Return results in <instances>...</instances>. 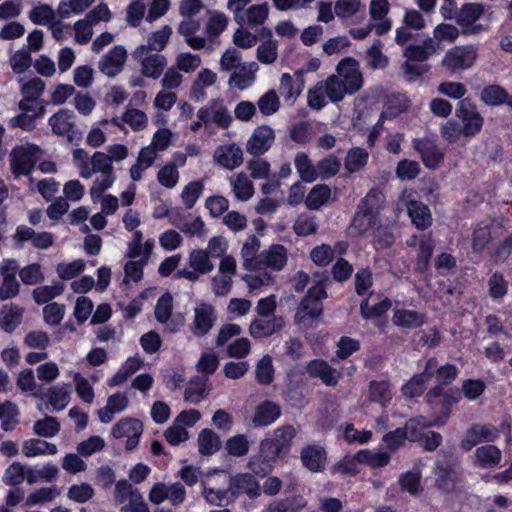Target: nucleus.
I'll list each match as a JSON object with an SVG mask.
<instances>
[{
  "mask_svg": "<svg viewBox=\"0 0 512 512\" xmlns=\"http://www.w3.org/2000/svg\"><path fill=\"white\" fill-rule=\"evenodd\" d=\"M58 495H60V490L57 488V486L53 485L50 487H43L28 495L26 499V505L33 506L41 503L51 502Z\"/></svg>",
  "mask_w": 512,
  "mask_h": 512,
  "instance_id": "51",
  "label": "nucleus"
},
{
  "mask_svg": "<svg viewBox=\"0 0 512 512\" xmlns=\"http://www.w3.org/2000/svg\"><path fill=\"white\" fill-rule=\"evenodd\" d=\"M436 487L444 492H451L455 488L456 473L451 468L437 466Z\"/></svg>",
  "mask_w": 512,
  "mask_h": 512,
  "instance_id": "55",
  "label": "nucleus"
},
{
  "mask_svg": "<svg viewBox=\"0 0 512 512\" xmlns=\"http://www.w3.org/2000/svg\"><path fill=\"white\" fill-rule=\"evenodd\" d=\"M421 473L419 470L408 471L399 477V485L402 490L409 492L411 495H416L421 491Z\"/></svg>",
  "mask_w": 512,
  "mask_h": 512,
  "instance_id": "59",
  "label": "nucleus"
},
{
  "mask_svg": "<svg viewBox=\"0 0 512 512\" xmlns=\"http://www.w3.org/2000/svg\"><path fill=\"white\" fill-rule=\"evenodd\" d=\"M295 166L300 178L305 182H313L317 179L316 167L306 153H298L295 156Z\"/></svg>",
  "mask_w": 512,
  "mask_h": 512,
  "instance_id": "39",
  "label": "nucleus"
},
{
  "mask_svg": "<svg viewBox=\"0 0 512 512\" xmlns=\"http://www.w3.org/2000/svg\"><path fill=\"white\" fill-rule=\"evenodd\" d=\"M56 12L47 4L39 5L29 12L30 20L36 25H50L55 20Z\"/></svg>",
  "mask_w": 512,
  "mask_h": 512,
  "instance_id": "56",
  "label": "nucleus"
},
{
  "mask_svg": "<svg viewBox=\"0 0 512 512\" xmlns=\"http://www.w3.org/2000/svg\"><path fill=\"white\" fill-rule=\"evenodd\" d=\"M269 7L267 3L250 6L245 16V24L249 26L262 25L268 18Z\"/></svg>",
  "mask_w": 512,
  "mask_h": 512,
  "instance_id": "52",
  "label": "nucleus"
},
{
  "mask_svg": "<svg viewBox=\"0 0 512 512\" xmlns=\"http://www.w3.org/2000/svg\"><path fill=\"white\" fill-rule=\"evenodd\" d=\"M24 309L11 303L4 305L0 311V326L1 328L11 333L21 323Z\"/></svg>",
  "mask_w": 512,
  "mask_h": 512,
  "instance_id": "22",
  "label": "nucleus"
},
{
  "mask_svg": "<svg viewBox=\"0 0 512 512\" xmlns=\"http://www.w3.org/2000/svg\"><path fill=\"white\" fill-rule=\"evenodd\" d=\"M49 403L56 410H62L69 401V392L65 385L53 386L48 390Z\"/></svg>",
  "mask_w": 512,
  "mask_h": 512,
  "instance_id": "63",
  "label": "nucleus"
},
{
  "mask_svg": "<svg viewBox=\"0 0 512 512\" xmlns=\"http://www.w3.org/2000/svg\"><path fill=\"white\" fill-rule=\"evenodd\" d=\"M483 13V4L466 3L457 12L456 22L463 28H469L483 15Z\"/></svg>",
  "mask_w": 512,
  "mask_h": 512,
  "instance_id": "27",
  "label": "nucleus"
},
{
  "mask_svg": "<svg viewBox=\"0 0 512 512\" xmlns=\"http://www.w3.org/2000/svg\"><path fill=\"white\" fill-rule=\"evenodd\" d=\"M331 194L330 188L325 184L314 186L305 199L306 207L310 210H317L324 205Z\"/></svg>",
  "mask_w": 512,
  "mask_h": 512,
  "instance_id": "37",
  "label": "nucleus"
},
{
  "mask_svg": "<svg viewBox=\"0 0 512 512\" xmlns=\"http://www.w3.org/2000/svg\"><path fill=\"white\" fill-rule=\"evenodd\" d=\"M127 51L123 46H115L98 63V69L109 78L117 76L124 68Z\"/></svg>",
  "mask_w": 512,
  "mask_h": 512,
  "instance_id": "9",
  "label": "nucleus"
},
{
  "mask_svg": "<svg viewBox=\"0 0 512 512\" xmlns=\"http://www.w3.org/2000/svg\"><path fill=\"white\" fill-rule=\"evenodd\" d=\"M226 449L228 454L235 457L246 455L249 451V442L247 437L243 434L231 437L226 442Z\"/></svg>",
  "mask_w": 512,
  "mask_h": 512,
  "instance_id": "62",
  "label": "nucleus"
},
{
  "mask_svg": "<svg viewBox=\"0 0 512 512\" xmlns=\"http://www.w3.org/2000/svg\"><path fill=\"white\" fill-rule=\"evenodd\" d=\"M21 281L26 285H35L44 281L41 267L37 263L30 264L19 270Z\"/></svg>",
  "mask_w": 512,
  "mask_h": 512,
  "instance_id": "64",
  "label": "nucleus"
},
{
  "mask_svg": "<svg viewBox=\"0 0 512 512\" xmlns=\"http://www.w3.org/2000/svg\"><path fill=\"white\" fill-rule=\"evenodd\" d=\"M408 214L418 229L423 230L431 225L432 218L429 208L421 202L410 201L408 204Z\"/></svg>",
  "mask_w": 512,
  "mask_h": 512,
  "instance_id": "29",
  "label": "nucleus"
},
{
  "mask_svg": "<svg viewBox=\"0 0 512 512\" xmlns=\"http://www.w3.org/2000/svg\"><path fill=\"white\" fill-rule=\"evenodd\" d=\"M439 48V43L433 38H427L422 45H409L404 50L408 60L423 62L428 60Z\"/></svg>",
  "mask_w": 512,
  "mask_h": 512,
  "instance_id": "21",
  "label": "nucleus"
},
{
  "mask_svg": "<svg viewBox=\"0 0 512 512\" xmlns=\"http://www.w3.org/2000/svg\"><path fill=\"white\" fill-rule=\"evenodd\" d=\"M38 148L27 144L14 147L10 154V166L15 178L29 175L37 162Z\"/></svg>",
  "mask_w": 512,
  "mask_h": 512,
  "instance_id": "4",
  "label": "nucleus"
},
{
  "mask_svg": "<svg viewBox=\"0 0 512 512\" xmlns=\"http://www.w3.org/2000/svg\"><path fill=\"white\" fill-rule=\"evenodd\" d=\"M94 496V489L90 484L81 483L72 485L67 492V497L77 503H85Z\"/></svg>",
  "mask_w": 512,
  "mask_h": 512,
  "instance_id": "60",
  "label": "nucleus"
},
{
  "mask_svg": "<svg viewBox=\"0 0 512 512\" xmlns=\"http://www.w3.org/2000/svg\"><path fill=\"white\" fill-rule=\"evenodd\" d=\"M262 33L265 34L269 38V40L258 46L257 59L261 63L271 64L277 59L278 56L277 42L271 39V30L263 28Z\"/></svg>",
  "mask_w": 512,
  "mask_h": 512,
  "instance_id": "35",
  "label": "nucleus"
},
{
  "mask_svg": "<svg viewBox=\"0 0 512 512\" xmlns=\"http://www.w3.org/2000/svg\"><path fill=\"white\" fill-rule=\"evenodd\" d=\"M213 158L219 165L233 170L243 163V152L236 144L222 145L216 148Z\"/></svg>",
  "mask_w": 512,
  "mask_h": 512,
  "instance_id": "18",
  "label": "nucleus"
},
{
  "mask_svg": "<svg viewBox=\"0 0 512 512\" xmlns=\"http://www.w3.org/2000/svg\"><path fill=\"white\" fill-rule=\"evenodd\" d=\"M375 224L374 212L358 207L352 223L349 227L350 234L356 237L364 235Z\"/></svg>",
  "mask_w": 512,
  "mask_h": 512,
  "instance_id": "25",
  "label": "nucleus"
},
{
  "mask_svg": "<svg viewBox=\"0 0 512 512\" xmlns=\"http://www.w3.org/2000/svg\"><path fill=\"white\" fill-rule=\"evenodd\" d=\"M369 299L370 298L363 300L360 304L361 315L366 319H374L381 317L390 309L392 305L391 300L385 298L382 301L370 307Z\"/></svg>",
  "mask_w": 512,
  "mask_h": 512,
  "instance_id": "46",
  "label": "nucleus"
},
{
  "mask_svg": "<svg viewBox=\"0 0 512 512\" xmlns=\"http://www.w3.org/2000/svg\"><path fill=\"white\" fill-rule=\"evenodd\" d=\"M260 240L256 236H250L243 244L241 249V257L243 265L247 270H259V249Z\"/></svg>",
  "mask_w": 512,
  "mask_h": 512,
  "instance_id": "23",
  "label": "nucleus"
},
{
  "mask_svg": "<svg viewBox=\"0 0 512 512\" xmlns=\"http://www.w3.org/2000/svg\"><path fill=\"white\" fill-rule=\"evenodd\" d=\"M476 59L477 49L473 45L454 46L445 53L441 66L454 74L472 67Z\"/></svg>",
  "mask_w": 512,
  "mask_h": 512,
  "instance_id": "3",
  "label": "nucleus"
},
{
  "mask_svg": "<svg viewBox=\"0 0 512 512\" xmlns=\"http://www.w3.org/2000/svg\"><path fill=\"white\" fill-rule=\"evenodd\" d=\"M426 399L430 404H441L442 407L448 411L449 407L458 401L459 393H457V396H454L452 393L444 391L443 387L440 385H436L427 392ZM447 416L448 412L446 413L445 417L447 418Z\"/></svg>",
  "mask_w": 512,
  "mask_h": 512,
  "instance_id": "34",
  "label": "nucleus"
},
{
  "mask_svg": "<svg viewBox=\"0 0 512 512\" xmlns=\"http://www.w3.org/2000/svg\"><path fill=\"white\" fill-rule=\"evenodd\" d=\"M215 320L214 307L207 303H201L194 309L192 333L198 337L206 335L212 329Z\"/></svg>",
  "mask_w": 512,
  "mask_h": 512,
  "instance_id": "14",
  "label": "nucleus"
},
{
  "mask_svg": "<svg viewBox=\"0 0 512 512\" xmlns=\"http://www.w3.org/2000/svg\"><path fill=\"white\" fill-rule=\"evenodd\" d=\"M476 459L481 467H495L501 460V451L494 445H484L476 449Z\"/></svg>",
  "mask_w": 512,
  "mask_h": 512,
  "instance_id": "33",
  "label": "nucleus"
},
{
  "mask_svg": "<svg viewBox=\"0 0 512 512\" xmlns=\"http://www.w3.org/2000/svg\"><path fill=\"white\" fill-rule=\"evenodd\" d=\"M368 397L370 402L386 407L392 399L390 383L384 380L371 381L368 386Z\"/></svg>",
  "mask_w": 512,
  "mask_h": 512,
  "instance_id": "26",
  "label": "nucleus"
},
{
  "mask_svg": "<svg viewBox=\"0 0 512 512\" xmlns=\"http://www.w3.org/2000/svg\"><path fill=\"white\" fill-rule=\"evenodd\" d=\"M231 74L228 84L234 86L239 90H244L252 85L255 80V72L258 69L256 63H251L248 66L242 65Z\"/></svg>",
  "mask_w": 512,
  "mask_h": 512,
  "instance_id": "24",
  "label": "nucleus"
},
{
  "mask_svg": "<svg viewBox=\"0 0 512 512\" xmlns=\"http://www.w3.org/2000/svg\"><path fill=\"white\" fill-rule=\"evenodd\" d=\"M93 2L94 0H61L57 9V14L61 19H65L72 13H82Z\"/></svg>",
  "mask_w": 512,
  "mask_h": 512,
  "instance_id": "45",
  "label": "nucleus"
},
{
  "mask_svg": "<svg viewBox=\"0 0 512 512\" xmlns=\"http://www.w3.org/2000/svg\"><path fill=\"white\" fill-rule=\"evenodd\" d=\"M367 65L372 69H383L388 65V58L382 53V43L376 40L366 51Z\"/></svg>",
  "mask_w": 512,
  "mask_h": 512,
  "instance_id": "48",
  "label": "nucleus"
},
{
  "mask_svg": "<svg viewBox=\"0 0 512 512\" xmlns=\"http://www.w3.org/2000/svg\"><path fill=\"white\" fill-rule=\"evenodd\" d=\"M64 291V285L55 282L53 285L40 286L33 290L32 296L37 304H45L61 295Z\"/></svg>",
  "mask_w": 512,
  "mask_h": 512,
  "instance_id": "38",
  "label": "nucleus"
},
{
  "mask_svg": "<svg viewBox=\"0 0 512 512\" xmlns=\"http://www.w3.org/2000/svg\"><path fill=\"white\" fill-rule=\"evenodd\" d=\"M211 122L217 126L227 129L232 123V116L228 108L220 100L211 101Z\"/></svg>",
  "mask_w": 512,
  "mask_h": 512,
  "instance_id": "43",
  "label": "nucleus"
},
{
  "mask_svg": "<svg viewBox=\"0 0 512 512\" xmlns=\"http://www.w3.org/2000/svg\"><path fill=\"white\" fill-rule=\"evenodd\" d=\"M257 105L264 116H270L279 110L280 100L274 90H269L259 98Z\"/></svg>",
  "mask_w": 512,
  "mask_h": 512,
  "instance_id": "57",
  "label": "nucleus"
},
{
  "mask_svg": "<svg viewBox=\"0 0 512 512\" xmlns=\"http://www.w3.org/2000/svg\"><path fill=\"white\" fill-rule=\"evenodd\" d=\"M500 430L491 425L475 424L471 426L465 438L461 441V448L469 451L480 442H492L499 436Z\"/></svg>",
  "mask_w": 512,
  "mask_h": 512,
  "instance_id": "10",
  "label": "nucleus"
},
{
  "mask_svg": "<svg viewBox=\"0 0 512 512\" xmlns=\"http://www.w3.org/2000/svg\"><path fill=\"white\" fill-rule=\"evenodd\" d=\"M281 415V407L272 401L266 400L260 403L252 418L254 427H263L272 424Z\"/></svg>",
  "mask_w": 512,
  "mask_h": 512,
  "instance_id": "20",
  "label": "nucleus"
},
{
  "mask_svg": "<svg viewBox=\"0 0 512 512\" xmlns=\"http://www.w3.org/2000/svg\"><path fill=\"white\" fill-rule=\"evenodd\" d=\"M306 502L301 496H293L286 499L274 501L267 509V512H298Z\"/></svg>",
  "mask_w": 512,
  "mask_h": 512,
  "instance_id": "40",
  "label": "nucleus"
},
{
  "mask_svg": "<svg viewBox=\"0 0 512 512\" xmlns=\"http://www.w3.org/2000/svg\"><path fill=\"white\" fill-rule=\"evenodd\" d=\"M327 97L332 102H339L347 93L339 76L331 75L322 82Z\"/></svg>",
  "mask_w": 512,
  "mask_h": 512,
  "instance_id": "49",
  "label": "nucleus"
},
{
  "mask_svg": "<svg viewBox=\"0 0 512 512\" xmlns=\"http://www.w3.org/2000/svg\"><path fill=\"white\" fill-rule=\"evenodd\" d=\"M189 264L202 274H207L214 269L210 257L203 250H193L189 256Z\"/></svg>",
  "mask_w": 512,
  "mask_h": 512,
  "instance_id": "58",
  "label": "nucleus"
},
{
  "mask_svg": "<svg viewBox=\"0 0 512 512\" xmlns=\"http://www.w3.org/2000/svg\"><path fill=\"white\" fill-rule=\"evenodd\" d=\"M167 65L163 55L153 54L142 60L141 72L144 76L157 79Z\"/></svg>",
  "mask_w": 512,
  "mask_h": 512,
  "instance_id": "32",
  "label": "nucleus"
},
{
  "mask_svg": "<svg viewBox=\"0 0 512 512\" xmlns=\"http://www.w3.org/2000/svg\"><path fill=\"white\" fill-rule=\"evenodd\" d=\"M456 116L463 122L462 133L464 136L471 137L480 132L484 119L468 99L459 102Z\"/></svg>",
  "mask_w": 512,
  "mask_h": 512,
  "instance_id": "5",
  "label": "nucleus"
},
{
  "mask_svg": "<svg viewBox=\"0 0 512 512\" xmlns=\"http://www.w3.org/2000/svg\"><path fill=\"white\" fill-rule=\"evenodd\" d=\"M73 111L68 109H61L49 119V124L54 134L66 135L74 127Z\"/></svg>",
  "mask_w": 512,
  "mask_h": 512,
  "instance_id": "28",
  "label": "nucleus"
},
{
  "mask_svg": "<svg viewBox=\"0 0 512 512\" xmlns=\"http://www.w3.org/2000/svg\"><path fill=\"white\" fill-rule=\"evenodd\" d=\"M275 139L274 131L269 126L257 127L247 142L246 150L253 156H259L267 152Z\"/></svg>",
  "mask_w": 512,
  "mask_h": 512,
  "instance_id": "12",
  "label": "nucleus"
},
{
  "mask_svg": "<svg viewBox=\"0 0 512 512\" xmlns=\"http://www.w3.org/2000/svg\"><path fill=\"white\" fill-rule=\"evenodd\" d=\"M60 430V425L56 418L46 416L43 420H38L34 424V432L43 437H53Z\"/></svg>",
  "mask_w": 512,
  "mask_h": 512,
  "instance_id": "61",
  "label": "nucleus"
},
{
  "mask_svg": "<svg viewBox=\"0 0 512 512\" xmlns=\"http://www.w3.org/2000/svg\"><path fill=\"white\" fill-rule=\"evenodd\" d=\"M259 269L269 267L273 270H281L287 262V251L282 245H272L268 250L259 254Z\"/></svg>",
  "mask_w": 512,
  "mask_h": 512,
  "instance_id": "19",
  "label": "nucleus"
},
{
  "mask_svg": "<svg viewBox=\"0 0 512 512\" xmlns=\"http://www.w3.org/2000/svg\"><path fill=\"white\" fill-rule=\"evenodd\" d=\"M300 459L303 466L309 471L323 472L326 467L327 453L321 445H307L302 448Z\"/></svg>",
  "mask_w": 512,
  "mask_h": 512,
  "instance_id": "15",
  "label": "nucleus"
},
{
  "mask_svg": "<svg viewBox=\"0 0 512 512\" xmlns=\"http://www.w3.org/2000/svg\"><path fill=\"white\" fill-rule=\"evenodd\" d=\"M199 453L209 456L221 448V441L218 435L211 429H203L198 436Z\"/></svg>",
  "mask_w": 512,
  "mask_h": 512,
  "instance_id": "30",
  "label": "nucleus"
},
{
  "mask_svg": "<svg viewBox=\"0 0 512 512\" xmlns=\"http://www.w3.org/2000/svg\"><path fill=\"white\" fill-rule=\"evenodd\" d=\"M413 148L421 155L422 162L430 169H436L444 160V153L429 139H413Z\"/></svg>",
  "mask_w": 512,
  "mask_h": 512,
  "instance_id": "11",
  "label": "nucleus"
},
{
  "mask_svg": "<svg viewBox=\"0 0 512 512\" xmlns=\"http://www.w3.org/2000/svg\"><path fill=\"white\" fill-rule=\"evenodd\" d=\"M393 322L406 328H417L424 322V316L416 311L398 310L394 313Z\"/></svg>",
  "mask_w": 512,
  "mask_h": 512,
  "instance_id": "41",
  "label": "nucleus"
},
{
  "mask_svg": "<svg viewBox=\"0 0 512 512\" xmlns=\"http://www.w3.org/2000/svg\"><path fill=\"white\" fill-rule=\"evenodd\" d=\"M499 229V226L495 224L479 225L473 234V250L481 252Z\"/></svg>",
  "mask_w": 512,
  "mask_h": 512,
  "instance_id": "36",
  "label": "nucleus"
},
{
  "mask_svg": "<svg viewBox=\"0 0 512 512\" xmlns=\"http://www.w3.org/2000/svg\"><path fill=\"white\" fill-rule=\"evenodd\" d=\"M296 433V429L290 424L280 426L273 431L271 437L260 442V449L266 457L278 458L289 451Z\"/></svg>",
  "mask_w": 512,
  "mask_h": 512,
  "instance_id": "2",
  "label": "nucleus"
},
{
  "mask_svg": "<svg viewBox=\"0 0 512 512\" xmlns=\"http://www.w3.org/2000/svg\"><path fill=\"white\" fill-rule=\"evenodd\" d=\"M368 152L363 148H354L348 151L345 158V168L354 173L361 170L367 163Z\"/></svg>",
  "mask_w": 512,
  "mask_h": 512,
  "instance_id": "47",
  "label": "nucleus"
},
{
  "mask_svg": "<svg viewBox=\"0 0 512 512\" xmlns=\"http://www.w3.org/2000/svg\"><path fill=\"white\" fill-rule=\"evenodd\" d=\"M142 432V422L134 418H123L112 428L113 437H127L126 449L129 451L137 447Z\"/></svg>",
  "mask_w": 512,
  "mask_h": 512,
  "instance_id": "7",
  "label": "nucleus"
},
{
  "mask_svg": "<svg viewBox=\"0 0 512 512\" xmlns=\"http://www.w3.org/2000/svg\"><path fill=\"white\" fill-rule=\"evenodd\" d=\"M356 459L359 463H365L372 468H379L389 463L390 455L386 452H371L369 450H361L356 453Z\"/></svg>",
  "mask_w": 512,
  "mask_h": 512,
  "instance_id": "44",
  "label": "nucleus"
},
{
  "mask_svg": "<svg viewBox=\"0 0 512 512\" xmlns=\"http://www.w3.org/2000/svg\"><path fill=\"white\" fill-rule=\"evenodd\" d=\"M284 326L282 316H257L249 326V333L253 338L261 339L281 331Z\"/></svg>",
  "mask_w": 512,
  "mask_h": 512,
  "instance_id": "8",
  "label": "nucleus"
},
{
  "mask_svg": "<svg viewBox=\"0 0 512 512\" xmlns=\"http://www.w3.org/2000/svg\"><path fill=\"white\" fill-rule=\"evenodd\" d=\"M306 373L312 378H319L327 386H336L342 377V373L321 359L310 361L306 365Z\"/></svg>",
  "mask_w": 512,
  "mask_h": 512,
  "instance_id": "16",
  "label": "nucleus"
},
{
  "mask_svg": "<svg viewBox=\"0 0 512 512\" xmlns=\"http://www.w3.org/2000/svg\"><path fill=\"white\" fill-rule=\"evenodd\" d=\"M229 490L233 499L240 494H246L250 498H256L260 495V486L255 477L249 473L237 474L232 477Z\"/></svg>",
  "mask_w": 512,
  "mask_h": 512,
  "instance_id": "17",
  "label": "nucleus"
},
{
  "mask_svg": "<svg viewBox=\"0 0 512 512\" xmlns=\"http://www.w3.org/2000/svg\"><path fill=\"white\" fill-rule=\"evenodd\" d=\"M256 379L262 385L270 384L274 379V367L270 355L263 356L256 365Z\"/></svg>",
  "mask_w": 512,
  "mask_h": 512,
  "instance_id": "50",
  "label": "nucleus"
},
{
  "mask_svg": "<svg viewBox=\"0 0 512 512\" xmlns=\"http://www.w3.org/2000/svg\"><path fill=\"white\" fill-rule=\"evenodd\" d=\"M327 296L326 290L309 289L297 307L295 323L306 329L312 327L322 316L323 304L321 301Z\"/></svg>",
  "mask_w": 512,
  "mask_h": 512,
  "instance_id": "1",
  "label": "nucleus"
},
{
  "mask_svg": "<svg viewBox=\"0 0 512 512\" xmlns=\"http://www.w3.org/2000/svg\"><path fill=\"white\" fill-rule=\"evenodd\" d=\"M277 458H269L263 453V451L259 448V453L253 455L249 462L248 468L256 475L264 477L268 475L272 471L271 462L275 461Z\"/></svg>",
  "mask_w": 512,
  "mask_h": 512,
  "instance_id": "42",
  "label": "nucleus"
},
{
  "mask_svg": "<svg viewBox=\"0 0 512 512\" xmlns=\"http://www.w3.org/2000/svg\"><path fill=\"white\" fill-rule=\"evenodd\" d=\"M341 167L340 161L333 155L319 161L316 165L317 178L328 179L335 176Z\"/></svg>",
  "mask_w": 512,
  "mask_h": 512,
  "instance_id": "53",
  "label": "nucleus"
},
{
  "mask_svg": "<svg viewBox=\"0 0 512 512\" xmlns=\"http://www.w3.org/2000/svg\"><path fill=\"white\" fill-rule=\"evenodd\" d=\"M230 183L238 200L247 201L253 196V184L244 172L237 174L236 177H231Z\"/></svg>",
  "mask_w": 512,
  "mask_h": 512,
  "instance_id": "31",
  "label": "nucleus"
},
{
  "mask_svg": "<svg viewBox=\"0 0 512 512\" xmlns=\"http://www.w3.org/2000/svg\"><path fill=\"white\" fill-rule=\"evenodd\" d=\"M337 72L348 94L356 93L363 85L359 63L353 58H345L337 65Z\"/></svg>",
  "mask_w": 512,
  "mask_h": 512,
  "instance_id": "6",
  "label": "nucleus"
},
{
  "mask_svg": "<svg viewBox=\"0 0 512 512\" xmlns=\"http://www.w3.org/2000/svg\"><path fill=\"white\" fill-rule=\"evenodd\" d=\"M481 100L490 106H498L506 102L507 93L498 85H489L481 92Z\"/></svg>",
  "mask_w": 512,
  "mask_h": 512,
  "instance_id": "54",
  "label": "nucleus"
},
{
  "mask_svg": "<svg viewBox=\"0 0 512 512\" xmlns=\"http://www.w3.org/2000/svg\"><path fill=\"white\" fill-rule=\"evenodd\" d=\"M436 366L437 360L435 358H430L426 362L424 371L420 374L414 375L405 385H403V394L410 398L422 395L425 389V384L434 375Z\"/></svg>",
  "mask_w": 512,
  "mask_h": 512,
  "instance_id": "13",
  "label": "nucleus"
}]
</instances>
